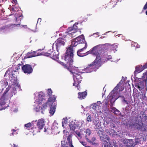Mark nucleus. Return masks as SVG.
Segmentation results:
<instances>
[{"label":"nucleus","instance_id":"1","mask_svg":"<svg viewBox=\"0 0 147 147\" xmlns=\"http://www.w3.org/2000/svg\"><path fill=\"white\" fill-rule=\"evenodd\" d=\"M96 48V58L94 61L91 64L89 65L86 68L82 70V71L79 70L78 67L73 66L71 68L70 72L73 75L74 83L73 85L77 87L78 90L79 89V84L82 80V77L80 74L84 73H90L93 71H95L101 65L102 61L101 60V54L98 53V48Z\"/></svg>","mask_w":147,"mask_h":147},{"label":"nucleus","instance_id":"2","mask_svg":"<svg viewBox=\"0 0 147 147\" xmlns=\"http://www.w3.org/2000/svg\"><path fill=\"white\" fill-rule=\"evenodd\" d=\"M34 95L35 100L33 105L34 110L38 112L42 109H46L50 106L49 109V116H53L55 112L56 107V104L55 103L53 104L56 100L55 96L54 95L51 96L46 100L47 97L42 92H36Z\"/></svg>","mask_w":147,"mask_h":147},{"label":"nucleus","instance_id":"3","mask_svg":"<svg viewBox=\"0 0 147 147\" xmlns=\"http://www.w3.org/2000/svg\"><path fill=\"white\" fill-rule=\"evenodd\" d=\"M85 40L84 38V36L83 35L80 36L74 39L72 41L71 44V47H68L66 51L65 57H64L65 60L68 64L69 65V71L71 70V68L73 66H71V64L73 62V50L72 48V47H75L76 46L78 45L80 43H83V45L85 46L84 43Z\"/></svg>","mask_w":147,"mask_h":147},{"label":"nucleus","instance_id":"4","mask_svg":"<svg viewBox=\"0 0 147 147\" xmlns=\"http://www.w3.org/2000/svg\"><path fill=\"white\" fill-rule=\"evenodd\" d=\"M124 89V88L122 83L121 82H119L107 96V99H109L111 104H112L119 98L121 97L123 99L122 101L128 104L130 102V100H126L123 95H121L120 92Z\"/></svg>","mask_w":147,"mask_h":147},{"label":"nucleus","instance_id":"5","mask_svg":"<svg viewBox=\"0 0 147 147\" xmlns=\"http://www.w3.org/2000/svg\"><path fill=\"white\" fill-rule=\"evenodd\" d=\"M84 121L82 120L79 121L73 120L70 118H64L62 121V126L64 128L68 125L71 130L74 131L76 129H79L84 125Z\"/></svg>","mask_w":147,"mask_h":147},{"label":"nucleus","instance_id":"6","mask_svg":"<svg viewBox=\"0 0 147 147\" xmlns=\"http://www.w3.org/2000/svg\"><path fill=\"white\" fill-rule=\"evenodd\" d=\"M16 71V70H13L11 68L9 69L5 73L4 77L8 76L10 80L13 82L12 84V86L13 91H16L17 90L18 91L21 90V87L20 84L17 82V78L14 73Z\"/></svg>","mask_w":147,"mask_h":147},{"label":"nucleus","instance_id":"7","mask_svg":"<svg viewBox=\"0 0 147 147\" xmlns=\"http://www.w3.org/2000/svg\"><path fill=\"white\" fill-rule=\"evenodd\" d=\"M84 45L85 47H84L82 49L79 50L78 51L77 54L78 56L80 57H83L85 56L90 53H92V54H96V48L98 47V46H95L89 51L84 53L83 51L86 49L87 46V43H85Z\"/></svg>","mask_w":147,"mask_h":147},{"label":"nucleus","instance_id":"8","mask_svg":"<svg viewBox=\"0 0 147 147\" xmlns=\"http://www.w3.org/2000/svg\"><path fill=\"white\" fill-rule=\"evenodd\" d=\"M142 79L143 81L136 83L135 84V86L140 90L145 91L146 88H145V84H146V81L147 80V71L143 74Z\"/></svg>","mask_w":147,"mask_h":147},{"label":"nucleus","instance_id":"9","mask_svg":"<svg viewBox=\"0 0 147 147\" xmlns=\"http://www.w3.org/2000/svg\"><path fill=\"white\" fill-rule=\"evenodd\" d=\"M45 120L43 119H39L36 121V123L35 127L34 129L32 132L33 133V135L36 134V133L40 132L39 130L42 129L45 125Z\"/></svg>","mask_w":147,"mask_h":147},{"label":"nucleus","instance_id":"10","mask_svg":"<svg viewBox=\"0 0 147 147\" xmlns=\"http://www.w3.org/2000/svg\"><path fill=\"white\" fill-rule=\"evenodd\" d=\"M78 24V23H76L74 25L73 27L68 28L65 32L66 34H68L71 38L76 36L77 35L78 28L76 25Z\"/></svg>","mask_w":147,"mask_h":147},{"label":"nucleus","instance_id":"11","mask_svg":"<svg viewBox=\"0 0 147 147\" xmlns=\"http://www.w3.org/2000/svg\"><path fill=\"white\" fill-rule=\"evenodd\" d=\"M9 9L11 11H17L15 15V16L16 19V21L17 23H20L22 19V14L21 11H18L19 7L16 6L9 7Z\"/></svg>","mask_w":147,"mask_h":147},{"label":"nucleus","instance_id":"12","mask_svg":"<svg viewBox=\"0 0 147 147\" xmlns=\"http://www.w3.org/2000/svg\"><path fill=\"white\" fill-rule=\"evenodd\" d=\"M19 25L20 26L22 27H24L25 28H28L29 30H30V28H28L26 25H21L20 24H9L5 26H3L2 29L5 30H8L9 31H10V30H13L16 28V27L18 26Z\"/></svg>","mask_w":147,"mask_h":147},{"label":"nucleus","instance_id":"13","mask_svg":"<svg viewBox=\"0 0 147 147\" xmlns=\"http://www.w3.org/2000/svg\"><path fill=\"white\" fill-rule=\"evenodd\" d=\"M100 139L102 140H104V147H118L117 145L115 144L111 146V144H110V142L109 143V137L107 135H103L102 136H100Z\"/></svg>","mask_w":147,"mask_h":147},{"label":"nucleus","instance_id":"14","mask_svg":"<svg viewBox=\"0 0 147 147\" xmlns=\"http://www.w3.org/2000/svg\"><path fill=\"white\" fill-rule=\"evenodd\" d=\"M109 120H107L106 122L107 123H110V125L111 127L115 128L116 126L115 125L118 123L119 119L117 117L111 115L109 117Z\"/></svg>","mask_w":147,"mask_h":147},{"label":"nucleus","instance_id":"15","mask_svg":"<svg viewBox=\"0 0 147 147\" xmlns=\"http://www.w3.org/2000/svg\"><path fill=\"white\" fill-rule=\"evenodd\" d=\"M68 142H66L64 140L61 142V147H74L72 144L71 135H69L67 138Z\"/></svg>","mask_w":147,"mask_h":147},{"label":"nucleus","instance_id":"16","mask_svg":"<svg viewBox=\"0 0 147 147\" xmlns=\"http://www.w3.org/2000/svg\"><path fill=\"white\" fill-rule=\"evenodd\" d=\"M101 104L100 101H98L97 103H93L91 106L92 109L94 110L95 114L98 113H101V111H99L101 107L100 106Z\"/></svg>","mask_w":147,"mask_h":147},{"label":"nucleus","instance_id":"17","mask_svg":"<svg viewBox=\"0 0 147 147\" xmlns=\"http://www.w3.org/2000/svg\"><path fill=\"white\" fill-rule=\"evenodd\" d=\"M22 69L24 73L28 74L32 73L33 71L31 65L28 64L24 65L22 67Z\"/></svg>","mask_w":147,"mask_h":147},{"label":"nucleus","instance_id":"18","mask_svg":"<svg viewBox=\"0 0 147 147\" xmlns=\"http://www.w3.org/2000/svg\"><path fill=\"white\" fill-rule=\"evenodd\" d=\"M65 40L62 38H59L55 41L56 49L58 48L62 45H64L65 43Z\"/></svg>","mask_w":147,"mask_h":147},{"label":"nucleus","instance_id":"19","mask_svg":"<svg viewBox=\"0 0 147 147\" xmlns=\"http://www.w3.org/2000/svg\"><path fill=\"white\" fill-rule=\"evenodd\" d=\"M59 49H56V51H50L51 57L54 60H57L58 59L59 55Z\"/></svg>","mask_w":147,"mask_h":147},{"label":"nucleus","instance_id":"20","mask_svg":"<svg viewBox=\"0 0 147 147\" xmlns=\"http://www.w3.org/2000/svg\"><path fill=\"white\" fill-rule=\"evenodd\" d=\"M125 143L127 147H134L136 145L134 141L132 139L126 140Z\"/></svg>","mask_w":147,"mask_h":147},{"label":"nucleus","instance_id":"21","mask_svg":"<svg viewBox=\"0 0 147 147\" xmlns=\"http://www.w3.org/2000/svg\"><path fill=\"white\" fill-rule=\"evenodd\" d=\"M37 120L33 121L31 123H29L26 124H25V127L26 128H30L31 127V129H34L35 128L34 126H35V125H36V123Z\"/></svg>","mask_w":147,"mask_h":147},{"label":"nucleus","instance_id":"22","mask_svg":"<svg viewBox=\"0 0 147 147\" xmlns=\"http://www.w3.org/2000/svg\"><path fill=\"white\" fill-rule=\"evenodd\" d=\"M38 54L37 52L36 51H33L32 52L28 53L26 55V58H30L33 57H34L39 55H41Z\"/></svg>","mask_w":147,"mask_h":147},{"label":"nucleus","instance_id":"23","mask_svg":"<svg viewBox=\"0 0 147 147\" xmlns=\"http://www.w3.org/2000/svg\"><path fill=\"white\" fill-rule=\"evenodd\" d=\"M135 68L136 70L134 72L135 74L141 72L145 69L143 66H142V65L137 66Z\"/></svg>","mask_w":147,"mask_h":147},{"label":"nucleus","instance_id":"24","mask_svg":"<svg viewBox=\"0 0 147 147\" xmlns=\"http://www.w3.org/2000/svg\"><path fill=\"white\" fill-rule=\"evenodd\" d=\"M105 132L107 133V134L110 135H112L113 136L115 135H117L118 136H120V134H117V132L113 129H111L110 131H109L107 129L106 130Z\"/></svg>","mask_w":147,"mask_h":147},{"label":"nucleus","instance_id":"25","mask_svg":"<svg viewBox=\"0 0 147 147\" xmlns=\"http://www.w3.org/2000/svg\"><path fill=\"white\" fill-rule=\"evenodd\" d=\"M87 95V92H79L78 93V98L80 99L84 98Z\"/></svg>","mask_w":147,"mask_h":147},{"label":"nucleus","instance_id":"26","mask_svg":"<svg viewBox=\"0 0 147 147\" xmlns=\"http://www.w3.org/2000/svg\"><path fill=\"white\" fill-rule=\"evenodd\" d=\"M100 122L99 119L96 120L94 121V124L95 125L96 128L98 129H100Z\"/></svg>","mask_w":147,"mask_h":147},{"label":"nucleus","instance_id":"27","mask_svg":"<svg viewBox=\"0 0 147 147\" xmlns=\"http://www.w3.org/2000/svg\"><path fill=\"white\" fill-rule=\"evenodd\" d=\"M11 111L16 113L18 111V106L15 104H13L11 107Z\"/></svg>","mask_w":147,"mask_h":147},{"label":"nucleus","instance_id":"28","mask_svg":"<svg viewBox=\"0 0 147 147\" xmlns=\"http://www.w3.org/2000/svg\"><path fill=\"white\" fill-rule=\"evenodd\" d=\"M85 138H86V139L87 141L88 142H89L92 145H94L95 144V143L94 142V141H95V140H96L95 138H92V141H91L89 140L87 138V136H86L85 137Z\"/></svg>","mask_w":147,"mask_h":147},{"label":"nucleus","instance_id":"29","mask_svg":"<svg viewBox=\"0 0 147 147\" xmlns=\"http://www.w3.org/2000/svg\"><path fill=\"white\" fill-rule=\"evenodd\" d=\"M138 137H136L135 138V143L136 144V145H137L142 140V137H140L138 136Z\"/></svg>","mask_w":147,"mask_h":147},{"label":"nucleus","instance_id":"30","mask_svg":"<svg viewBox=\"0 0 147 147\" xmlns=\"http://www.w3.org/2000/svg\"><path fill=\"white\" fill-rule=\"evenodd\" d=\"M52 92V91L51 88H49L47 90V93L48 95L50 96L49 98L51 96H51Z\"/></svg>","mask_w":147,"mask_h":147},{"label":"nucleus","instance_id":"31","mask_svg":"<svg viewBox=\"0 0 147 147\" xmlns=\"http://www.w3.org/2000/svg\"><path fill=\"white\" fill-rule=\"evenodd\" d=\"M76 137L79 140L82 138V135L79 132L76 131Z\"/></svg>","mask_w":147,"mask_h":147},{"label":"nucleus","instance_id":"32","mask_svg":"<svg viewBox=\"0 0 147 147\" xmlns=\"http://www.w3.org/2000/svg\"><path fill=\"white\" fill-rule=\"evenodd\" d=\"M112 110L113 111V112L116 114H120L119 111L115 108H113Z\"/></svg>","mask_w":147,"mask_h":147},{"label":"nucleus","instance_id":"33","mask_svg":"<svg viewBox=\"0 0 147 147\" xmlns=\"http://www.w3.org/2000/svg\"><path fill=\"white\" fill-rule=\"evenodd\" d=\"M63 134L64 135L63 136V138H65L66 136L69 135V133L67 130H64L63 131Z\"/></svg>","mask_w":147,"mask_h":147},{"label":"nucleus","instance_id":"34","mask_svg":"<svg viewBox=\"0 0 147 147\" xmlns=\"http://www.w3.org/2000/svg\"><path fill=\"white\" fill-rule=\"evenodd\" d=\"M109 46H110V45H109ZM117 45L116 44H113L110 46L111 48L113 49L112 50H115L116 51H117V50H116V49L117 48Z\"/></svg>","mask_w":147,"mask_h":147},{"label":"nucleus","instance_id":"35","mask_svg":"<svg viewBox=\"0 0 147 147\" xmlns=\"http://www.w3.org/2000/svg\"><path fill=\"white\" fill-rule=\"evenodd\" d=\"M131 46L133 47H135L137 48H139L140 47V46L137 43L133 42H132Z\"/></svg>","mask_w":147,"mask_h":147},{"label":"nucleus","instance_id":"36","mask_svg":"<svg viewBox=\"0 0 147 147\" xmlns=\"http://www.w3.org/2000/svg\"><path fill=\"white\" fill-rule=\"evenodd\" d=\"M87 121H91V117L89 115L87 114Z\"/></svg>","mask_w":147,"mask_h":147},{"label":"nucleus","instance_id":"37","mask_svg":"<svg viewBox=\"0 0 147 147\" xmlns=\"http://www.w3.org/2000/svg\"><path fill=\"white\" fill-rule=\"evenodd\" d=\"M80 143L83 145L85 147H91V146H87V143H86L84 142H83V141H80Z\"/></svg>","mask_w":147,"mask_h":147},{"label":"nucleus","instance_id":"38","mask_svg":"<svg viewBox=\"0 0 147 147\" xmlns=\"http://www.w3.org/2000/svg\"><path fill=\"white\" fill-rule=\"evenodd\" d=\"M11 131H12V132L11 134H10V136H11V135H13L14 134H18L17 132H16V130L13 129L11 130Z\"/></svg>","mask_w":147,"mask_h":147},{"label":"nucleus","instance_id":"39","mask_svg":"<svg viewBox=\"0 0 147 147\" xmlns=\"http://www.w3.org/2000/svg\"><path fill=\"white\" fill-rule=\"evenodd\" d=\"M61 65H62L64 67H66V65L63 62H61L60 61H57Z\"/></svg>","mask_w":147,"mask_h":147},{"label":"nucleus","instance_id":"40","mask_svg":"<svg viewBox=\"0 0 147 147\" xmlns=\"http://www.w3.org/2000/svg\"><path fill=\"white\" fill-rule=\"evenodd\" d=\"M85 132L86 133L87 135H90L91 133V131L89 129H87L85 131Z\"/></svg>","mask_w":147,"mask_h":147},{"label":"nucleus","instance_id":"41","mask_svg":"<svg viewBox=\"0 0 147 147\" xmlns=\"http://www.w3.org/2000/svg\"><path fill=\"white\" fill-rule=\"evenodd\" d=\"M10 1L13 4H16L17 3V1L16 0H10Z\"/></svg>","mask_w":147,"mask_h":147},{"label":"nucleus","instance_id":"42","mask_svg":"<svg viewBox=\"0 0 147 147\" xmlns=\"http://www.w3.org/2000/svg\"><path fill=\"white\" fill-rule=\"evenodd\" d=\"M50 54L51 53H46L45 54V55L46 56H50L51 57Z\"/></svg>","mask_w":147,"mask_h":147},{"label":"nucleus","instance_id":"43","mask_svg":"<svg viewBox=\"0 0 147 147\" xmlns=\"http://www.w3.org/2000/svg\"><path fill=\"white\" fill-rule=\"evenodd\" d=\"M112 58V56L111 55L109 56L107 58V60L106 61H107L108 60L111 59Z\"/></svg>","mask_w":147,"mask_h":147},{"label":"nucleus","instance_id":"44","mask_svg":"<svg viewBox=\"0 0 147 147\" xmlns=\"http://www.w3.org/2000/svg\"><path fill=\"white\" fill-rule=\"evenodd\" d=\"M144 69L147 68V63H145L144 65H143Z\"/></svg>","mask_w":147,"mask_h":147},{"label":"nucleus","instance_id":"45","mask_svg":"<svg viewBox=\"0 0 147 147\" xmlns=\"http://www.w3.org/2000/svg\"><path fill=\"white\" fill-rule=\"evenodd\" d=\"M147 139V137L146 136H145L143 138V141H144Z\"/></svg>","mask_w":147,"mask_h":147},{"label":"nucleus","instance_id":"46","mask_svg":"<svg viewBox=\"0 0 147 147\" xmlns=\"http://www.w3.org/2000/svg\"><path fill=\"white\" fill-rule=\"evenodd\" d=\"M19 57H17L16 58L14 59H14V61H16L17 60H18L19 59Z\"/></svg>","mask_w":147,"mask_h":147},{"label":"nucleus","instance_id":"47","mask_svg":"<svg viewBox=\"0 0 147 147\" xmlns=\"http://www.w3.org/2000/svg\"><path fill=\"white\" fill-rule=\"evenodd\" d=\"M99 34V33L97 32H96V33H94L93 34V35H94L95 34H96V35H98V34Z\"/></svg>","mask_w":147,"mask_h":147},{"label":"nucleus","instance_id":"48","mask_svg":"<svg viewBox=\"0 0 147 147\" xmlns=\"http://www.w3.org/2000/svg\"><path fill=\"white\" fill-rule=\"evenodd\" d=\"M41 21V18H39L38 19V22H38V21H40V22Z\"/></svg>","mask_w":147,"mask_h":147},{"label":"nucleus","instance_id":"49","mask_svg":"<svg viewBox=\"0 0 147 147\" xmlns=\"http://www.w3.org/2000/svg\"><path fill=\"white\" fill-rule=\"evenodd\" d=\"M13 147H18L17 145H16V144H13Z\"/></svg>","mask_w":147,"mask_h":147},{"label":"nucleus","instance_id":"50","mask_svg":"<svg viewBox=\"0 0 147 147\" xmlns=\"http://www.w3.org/2000/svg\"><path fill=\"white\" fill-rule=\"evenodd\" d=\"M48 0H44H44H43V1H41L42 2H44V1H45V2H47V1H48Z\"/></svg>","mask_w":147,"mask_h":147},{"label":"nucleus","instance_id":"51","mask_svg":"<svg viewBox=\"0 0 147 147\" xmlns=\"http://www.w3.org/2000/svg\"><path fill=\"white\" fill-rule=\"evenodd\" d=\"M47 129H45V130H44V131L45 132L47 131Z\"/></svg>","mask_w":147,"mask_h":147},{"label":"nucleus","instance_id":"52","mask_svg":"<svg viewBox=\"0 0 147 147\" xmlns=\"http://www.w3.org/2000/svg\"><path fill=\"white\" fill-rule=\"evenodd\" d=\"M55 129H58V127L57 126L55 127Z\"/></svg>","mask_w":147,"mask_h":147},{"label":"nucleus","instance_id":"53","mask_svg":"<svg viewBox=\"0 0 147 147\" xmlns=\"http://www.w3.org/2000/svg\"><path fill=\"white\" fill-rule=\"evenodd\" d=\"M121 35V34H119L118 35H116L115 36H118L119 37V36H120Z\"/></svg>","mask_w":147,"mask_h":147},{"label":"nucleus","instance_id":"54","mask_svg":"<svg viewBox=\"0 0 147 147\" xmlns=\"http://www.w3.org/2000/svg\"><path fill=\"white\" fill-rule=\"evenodd\" d=\"M110 32V31L107 32L104 34H106L107 33H109V32Z\"/></svg>","mask_w":147,"mask_h":147},{"label":"nucleus","instance_id":"55","mask_svg":"<svg viewBox=\"0 0 147 147\" xmlns=\"http://www.w3.org/2000/svg\"><path fill=\"white\" fill-rule=\"evenodd\" d=\"M146 14L147 15V10L146 12Z\"/></svg>","mask_w":147,"mask_h":147},{"label":"nucleus","instance_id":"56","mask_svg":"<svg viewBox=\"0 0 147 147\" xmlns=\"http://www.w3.org/2000/svg\"><path fill=\"white\" fill-rule=\"evenodd\" d=\"M33 31L36 32L37 30H35V31L32 30Z\"/></svg>","mask_w":147,"mask_h":147},{"label":"nucleus","instance_id":"57","mask_svg":"<svg viewBox=\"0 0 147 147\" xmlns=\"http://www.w3.org/2000/svg\"><path fill=\"white\" fill-rule=\"evenodd\" d=\"M121 0H118V2H121Z\"/></svg>","mask_w":147,"mask_h":147},{"label":"nucleus","instance_id":"58","mask_svg":"<svg viewBox=\"0 0 147 147\" xmlns=\"http://www.w3.org/2000/svg\"><path fill=\"white\" fill-rule=\"evenodd\" d=\"M59 132H60V131H59H59H58V132L57 133H58V134H59Z\"/></svg>","mask_w":147,"mask_h":147},{"label":"nucleus","instance_id":"59","mask_svg":"<svg viewBox=\"0 0 147 147\" xmlns=\"http://www.w3.org/2000/svg\"><path fill=\"white\" fill-rule=\"evenodd\" d=\"M107 45H110V44H107Z\"/></svg>","mask_w":147,"mask_h":147},{"label":"nucleus","instance_id":"60","mask_svg":"<svg viewBox=\"0 0 147 147\" xmlns=\"http://www.w3.org/2000/svg\"><path fill=\"white\" fill-rule=\"evenodd\" d=\"M18 70V69L17 68V70Z\"/></svg>","mask_w":147,"mask_h":147},{"label":"nucleus","instance_id":"61","mask_svg":"<svg viewBox=\"0 0 147 147\" xmlns=\"http://www.w3.org/2000/svg\"><path fill=\"white\" fill-rule=\"evenodd\" d=\"M140 136H142V135Z\"/></svg>","mask_w":147,"mask_h":147}]
</instances>
